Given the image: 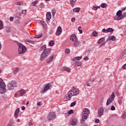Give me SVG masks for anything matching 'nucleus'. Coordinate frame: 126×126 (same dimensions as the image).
I'll use <instances>...</instances> for the list:
<instances>
[{"instance_id":"obj_13","label":"nucleus","mask_w":126,"mask_h":126,"mask_svg":"<svg viewBox=\"0 0 126 126\" xmlns=\"http://www.w3.org/2000/svg\"><path fill=\"white\" fill-rule=\"evenodd\" d=\"M110 41H116V37L114 35L110 36L106 40V42H110Z\"/></svg>"},{"instance_id":"obj_37","label":"nucleus","mask_w":126,"mask_h":126,"mask_svg":"<svg viewBox=\"0 0 126 126\" xmlns=\"http://www.w3.org/2000/svg\"><path fill=\"white\" fill-rule=\"evenodd\" d=\"M93 35L94 36V37H97L98 36V32L96 31H94L93 32Z\"/></svg>"},{"instance_id":"obj_48","label":"nucleus","mask_w":126,"mask_h":126,"mask_svg":"<svg viewBox=\"0 0 126 126\" xmlns=\"http://www.w3.org/2000/svg\"><path fill=\"white\" fill-rule=\"evenodd\" d=\"M102 32H103V33H108V30L107 29H103L102 30Z\"/></svg>"},{"instance_id":"obj_57","label":"nucleus","mask_w":126,"mask_h":126,"mask_svg":"<svg viewBox=\"0 0 126 126\" xmlns=\"http://www.w3.org/2000/svg\"><path fill=\"white\" fill-rule=\"evenodd\" d=\"M110 60H111V59H110V58H105V62H109L110 61Z\"/></svg>"},{"instance_id":"obj_42","label":"nucleus","mask_w":126,"mask_h":126,"mask_svg":"<svg viewBox=\"0 0 126 126\" xmlns=\"http://www.w3.org/2000/svg\"><path fill=\"white\" fill-rule=\"evenodd\" d=\"M81 59H82V56L76 57L75 58V60H77V61H80Z\"/></svg>"},{"instance_id":"obj_9","label":"nucleus","mask_w":126,"mask_h":126,"mask_svg":"<svg viewBox=\"0 0 126 126\" xmlns=\"http://www.w3.org/2000/svg\"><path fill=\"white\" fill-rule=\"evenodd\" d=\"M103 114H104V108H103V107L99 108V110H98V118L102 117Z\"/></svg>"},{"instance_id":"obj_2","label":"nucleus","mask_w":126,"mask_h":126,"mask_svg":"<svg viewBox=\"0 0 126 126\" xmlns=\"http://www.w3.org/2000/svg\"><path fill=\"white\" fill-rule=\"evenodd\" d=\"M40 51H43L40 55V61H44L51 53V49H47L46 45H43L41 47Z\"/></svg>"},{"instance_id":"obj_33","label":"nucleus","mask_w":126,"mask_h":126,"mask_svg":"<svg viewBox=\"0 0 126 126\" xmlns=\"http://www.w3.org/2000/svg\"><path fill=\"white\" fill-rule=\"evenodd\" d=\"M126 118V112H124V113L121 116V118L125 120Z\"/></svg>"},{"instance_id":"obj_12","label":"nucleus","mask_w":126,"mask_h":126,"mask_svg":"<svg viewBox=\"0 0 126 126\" xmlns=\"http://www.w3.org/2000/svg\"><path fill=\"white\" fill-rule=\"evenodd\" d=\"M78 124V121L77 120V119L74 118L72 120L70 125L71 126H76V124Z\"/></svg>"},{"instance_id":"obj_11","label":"nucleus","mask_w":126,"mask_h":126,"mask_svg":"<svg viewBox=\"0 0 126 126\" xmlns=\"http://www.w3.org/2000/svg\"><path fill=\"white\" fill-rule=\"evenodd\" d=\"M52 89V83H49L47 85H46V86L44 87V91H48L49 89Z\"/></svg>"},{"instance_id":"obj_5","label":"nucleus","mask_w":126,"mask_h":126,"mask_svg":"<svg viewBox=\"0 0 126 126\" xmlns=\"http://www.w3.org/2000/svg\"><path fill=\"white\" fill-rule=\"evenodd\" d=\"M18 83L15 81H12L7 84V88L9 90H13L14 88L17 87Z\"/></svg>"},{"instance_id":"obj_47","label":"nucleus","mask_w":126,"mask_h":126,"mask_svg":"<svg viewBox=\"0 0 126 126\" xmlns=\"http://www.w3.org/2000/svg\"><path fill=\"white\" fill-rule=\"evenodd\" d=\"M26 12H27V10H24L22 11V14H24V15H25L26 14Z\"/></svg>"},{"instance_id":"obj_34","label":"nucleus","mask_w":126,"mask_h":126,"mask_svg":"<svg viewBox=\"0 0 126 126\" xmlns=\"http://www.w3.org/2000/svg\"><path fill=\"white\" fill-rule=\"evenodd\" d=\"M55 45V41L54 40H51L49 42V45L50 46H53Z\"/></svg>"},{"instance_id":"obj_26","label":"nucleus","mask_w":126,"mask_h":126,"mask_svg":"<svg viewBox=\"0 0 126 126\" xmlns=\"http://www.w3.org/2000/svg\"><path fill=\"white\" fill-rule=\"evenodd\" d=\"M73 11L74 12H79L80 11V8L79 7H76L73 9Z\"/></svg>"},{"instance_id":"obj_16","label":"nucleus","mask_w":126,"mask_h":126,"mask_svg":"<svg viewBox=\"0 0 126 126\" xmlns=\"http://www.w3.org/2000/svg\"><path fill=\"white\" fill-rule=\"evenodd\" d=\"M52 18V15L50 12L46 13V20L47 21H50V19Z\"/></svg>"},{"instance_id":"obj_21","label":"nucleus","mask_w":126,"mask_h":126,"mask_svg":"<svg viewBox=\"0 0 126 126\" xmlns=\"http://www.w3.org/2000/svg\"><path fill=\"white\" fill-rule=\"evenodd\" d=\"M76 0H70V4L72 7H73V6H74V4H75V3L76 2Z\"/></svg>"},{"instance_id":"obj_45","label":"nucleus","mask_w":126,"mask_h":126,"mask_svg":"<svg viewBox=\"0 0 126 126\" xmlns=\"http://www.w3.org/2000/svg\"><path fill=\"white\" fill-rule=\"evenodd\" d=\"M71 114H73V110L72 109H71L68 111V115H71Z\"/></svg>"},{"instance_id":"obj_61","label":"nucleus","mask_w":126,"mask_h":126,"mask_svg":"<svg viewBox=\"0 0 126 126\" xmlns=\"http://www.w3.org/2000/svg\"><path fill=\"white\" fill-rule=\"evenodd\" d=\"M9 19L10 21H13V17H10Z\"/></svg>"},{"instance_id":"obj_49","label":"nucleus","mask_w":126,"mask_h":126,"mask_svg":"<svg viewBox=\"0 0 126 126\" xmlns=\"http://www.w3.org/2000/svg\"><path fill=\"white\" fill-rule=\"evenodd\" d=\"M93 10H97V9H98V7H97V6H93Z\"/></svg>"},{"instance_id":"obj_54","label":"nucleus","mask_w":126,"mask_h":126,"mask_svg":"<svg viewBox=\"0 0 126 126\" xmlns=\"http://www.w3.org/2000/svg\"><path fill=\"white\" fill-rule=\"evenodd\" d=\"M14 123V122H13V121L10 120L9 122V125H12H12H13Z\"/></svg>"},{"instance_id":"obj_40","label":"nucleus","mask_w":126,"mask_h":126,"mask_svg":"<svg viewBox=\"0 0 126 126\" xmlns=\"http://www.w3.org/2000/svg\"><path fill=\"white\" fill-rule=\"evenodd\" d=\"M23 4V2L22 1H18L16 2V5H21Z\"/></svg>"},{"instance_id":"obj_6","label":"nucleus","mask_w":126,"mask_h":126,"mask_svg":"<svg viewBox=\"0 0 126 126\" xmlns=\"http://www.w3.org/2000/svg\"><path fill=\"white\" fill-rule=\"evenodd\" d=\"M123 11L122 10H119L117 13L116 15L114 17V20H121L123 19Z\"/></svg>"},{"instance_id":"obj_51","label":"nucleus","mask_w":126,"mask_h":126,"mask_svg":"<svg viewBox=\"0 0 126 126\" xmlns=\"http://www.w3.org/2000/svg\"><path fill=\"white\" fill-rule=\"evenodd\" d=\"M111 111H115V110H116V108L115 107V106H114V105H112L111 106Z\"/></svg>"},{"instance_id":"obj_18","label":"nucleus","mask_w":126,"mask_h":126,"mask_svg":"<svg viewBox=\"0 0 126 126\" xmlns=\"http://www.w3.org/2000/svg\"><path fill=\"white\" fill-rule=\"evenodd\" d=\"M87 116L82 115V118L80 121V124H84L85 123V120H87Z\"/></svg>"},{"instance_id":"obj_20","label":"nucleus","mask_w":126,"mask_h":126,"mask_svg":"<svg viewBox=\"0 0 126 126\" xmlns=\"http://www.w3.org/2000/svg\"><path fill=\"white\" fill-rule=\"evenodd\" d=\"M103 42H105V37H102L99 39L97 41V44H102Z\"/></svg>"},{"instance_id":"obj_19","label":"nucleus","mask_w":126,"mask_h":126,"mask_svg":"<svg viewBox=\"0 0 126 126\" xmlns=\"http://www.w3.org/2000/svg\"><path fill=\"white\" fill-rule=\"evenodd\" d=\"M19 93L20 96H23L24 95V94H25V90L24 89H21L19 91Z\"/></svg>"},{"instance_id":"obj_10","label":"nucleus","mask_w":126,"mask_h":126,"mask_svg":"<svg viewBox=\"0 0 126 126\" xmlns=\"http://www.w3.org/2000/svg\"><path fill=\"white\" fill-rule=\"evenodd\" d=\"M63 30L62 29V27H58L57 28V30L56 32V36H60L62 34V31Z\"/></svg>"},{"instance_id":"obj_8","label":"nucleus","mask_w":126,"mask_h":126,"mask_svg":"<svg viewBox=\"0 0 126 126\" xmlns=\"http://www.w3.org/2000/svg\"><path fill=\"white\" fill-rule=\"evenodd\" d=\"M90 114V111L88 108H84L83 110L82 116H86L88 117V116Z\"/></svg>"},{"instance_id":"obj_63","label":"nucleus","mask_w":126,"mask_h":126,"mask_svg":"<svg viewBox=\"0 0 126 126\" xmlns=\"http://www.w3.org/2000/svg\"><path fill=\"white\" fill-rule=\"evenodd\" d=\"M87 86L89 87L91 86V85H90V84L89 83H87Z\"/></svg>"},{"instance_id":"obj_1","label":"nucleus","mask_w":126,"mask_h":126,"mask_svg":"<svg viewBox=\"0 0 126 126\" xmlns=\"http://www.w3.org/2000/svg\"><path fill=\"white\" fill-rule=\"evenodd\" d=\"M79 94V90L78 89H73L70 90L66 94L64 101H69L73 96H76Z\"/></svg>"},{"instance_id":"obj_30","label":"nucleus","mask_w":126,"mask_h":126,"mask_svg":"<svg viewBox=\"0 0 126 126\" xmlns=\"http://www.w3.org/2000/svg\"><path fill=\"white\" fill-rule=\"evenodd\" d=\"M74 47H79V46H80V43L77 41L75 42L74 44Z\"/></svg>"},{"instance_id":"obj_3","label":"nucleus","mask_w":126,"mask_h":126,"mask_svg":"<svg viewBox=\"0 0 126 126\" xmlns=\"http://www.w3.org/2000/svg\"><path fill=\"white\" fill-rule=\"evenodd\" d=\"M15 42L17 44L19 47L18 53L19 55H22V54H24V53L27 51V48L25 46L23 45L22 44L19 43L17 41H15Z\"/></svg>"},{"instance_id":"obj_36","label":"nucleus","mask_w":126,"mask_h":126,"mask_svg":"<svg viewBox=\"0 0 126 126\" xmlns=\"http://www.w3.org/2000/svg\"><path fill=\"white\" fill-rule=\"evenodd\" d=\"M43 36V34L40 33L39 34H38L37 35L34 36V38L36 39H39V38H41Z\"/></svg>"},{"instance_id":"obj_14","label":"nucleus","mask_w":126,"mask_h":126,"mask_svg":"<svg viewBox=\"0 0 126 126\" xmlns=\"http://www.w3.org/2000/svg\"><path fill=\"white\" fill-rule=\"evenodd\" d=\"M19 112H20V109L18 108L15 111L14 113V118L15 119H17L18 118V115H19Z\"/></svg>"},{"instance_id":"obj_41","label":"nucleus","mask_w":126,"mask_h":126,"mask_svg":"<svg viewBox=\"0 0 126 126\" xmlns=\"http://www.w3.org/2000/svg\"><path fill=\"white\" fill-rule=\"evenodd\" d=\"M76 105V101H73L72 102L70 105V107H74Z\"/></svg>"},{"instance_id":"obj_50","label":"nucleus","mask_w":126,"mask_h":126,"mask_svg":"<svg viewBox=\"0 0 126 126\" xmlns=\"http://www.w3.org/2000/svg\"><path fill=\"white\" fill-rule=\"evenodd\" d=\"M52 14L53 16H55V14H56V11L55 10H52Z\"/></svg>"},{"instance_id":"obj_23","label":"nucleus","mask_w":126,"mask_h":126,"mask_svg":"<svg viewBox=\"0 0 126 126\" xmlns=\"http://www.w3.org/2000/svg\"><path fill=\"white\" fill-rule=\"evenodd\" d=\"M40 23H41V24H42V25H43V27H44V28H47V23H46L45 22V21H40Z\"/></svg>"},{"instance_id":"obj_15","label":"nucleus","mask_w":126,"mask_h":126,"mask_svg":"<svg viewBox=\"0 0 126 126\" xmlns=\"http://www.w3.org/2000/svg\"><path fill=\"white\" fill-rule=\"evenodd\" d=\"M70 40L73 42H76L77 41V37L75 34H72L70 38Z\"/></svg>"},{"instance_id":"obj_44","label":"nucleus","mask_w":126,"mask_h":126,"mask_svg":"<svg viewBox=\"0 0 126 126\" xmlns=\"http://www.w3.org/2000/svg\"><path fill=\"white\" fill-rule=\"evenodd\" d=\"M126 50L124 49L123 51V52L122 53V57H124L125 55H126Z\"/></svg>"},{"instance_id":"obj_56","label":"nucleus","mask_w":126,"mask_h":126,"mask_svg":"<svg viewBox=\"0 0 126 126\" xmlns=\"http://www.w3.org/2000/svg\"><path fill=\"white\" fill-rule=\"evenodd\" d=\"M37 105L38 106H42V102H41L40 101L38 102Z\"/></svg>"},{"instance_id":"obj_4","label":"nucleus","mask_w":126,"mask_h":126,"mask_svg":"<svg viewBox=\"0 0 126 126\" xmlns=\"http://www.w3.org/2000/svg\"><path fill=\"white\" fill-rule=\"evenodd\" d=\"M6 86L3 80L0 78V94H4V93L6 92Z\"/></svg>"},{"instance_id":"obj_38","label":"nucleus","mask_w":126,"mask_h":126,"mask_svg":"<svg viewBox=\"0 0 126 126\" xmlns=\"http://www.w3.org/2000/svg\"><path fill=\"white\" fill-rule=\"evenodd\" d=\"M100 6L102 8H106V7H107V4H106V3H102L101 4Z\"/></svg>"},{"instance_id":"obj_58","label":"nucleus","mask_w":126,"mask_h":126,"mask_svg":"<svg viewBox=\"0 0 126 126\" xmlns=\"http://www.w3.org/2000/svg\"><path fill=\"white\" fill-rule=\"evenodd\" d=\"M29 126H33V123H32V121H30Z\"/></svg>"},{"instance_id":"obj_32","label":"nucleus","mask_w":126,"mask_h":126,"mask_svg":"<svg viewBox=\"0 0 126 126\" xmlns=\"http://www.w3.org/2000/svg\"><path fill=\"white\" fill-rule=\"evenodd\" d=\"M118 103L119 105H122V104H123V97H121L119 98Z\"/></svg>"},{"instance_id":"obj_28","label":"nucleus","mask_w":126,"mask_h":126,"mask_svg":"<svg viewBox=\"0 0 126 126\" xmlns=\"http://www.w3.org/2000/svg\"><path fill=\"white\" fill-rule=\"evenodd\" d=\"M112 102H113V100L110 99V98H108L106 102V106H109V105H110V104H111Z\"/></svg>"},{"instance_id":"obj_52","label":"nucleus","mask_w":126,"mask_h":126,"mask_svg":"<svg viewBox=\"0 0 126 126\" xmlns=\"http://www.w3.org/2000/svg\"><path fill=\"white\" fill-rule=\"evenodd\" d=\"M94 123H95V124H99V123H100V120L95 119Z\"/></svg>"},{"instance_id":"obj_27","label":"nucleus","mask_w":126,"mask_h":126,"mask_svg":"<svg viewBox=\"0 0 126 126\" xmlns=\"http://www.w3.org/2000/svg\"><path fill=\"white\" fill-rule=\"evenodd\" d=\"M5 31L6 32H7V33H10V32H11V30H10V28L8 27H6Z\"/></svg>"},{"instance_id":"obj_39","label":"nucleus","mask_w":126,"mask_h":126,"mask_svg":"<svg viewBox=\"0 0 126 126\" xmlns=\"http://www.w3.org/2000/svg\"><path fill=\"white\" fill-rule=\"evenodd\" d=\"M19 71V68H18V67H16L15 68V70L14 72V74H16L17 72H18Z\"/></svg>"},{"instance_id":"obj_7","label":"nucleus","mask_w":126,"mask_h":126,"mask_svg":"<svg viewBox=\"0 0 126 126\" xmlns=\"http://www.w3.org/2000/svg\"><path fill=\"white\" fill-rule=\"evenodd\" d=\"M48 121H54L56 119V113L55 112H50L48 116Z\"/></svg>"},{"instance_id":"obj_22","label":"nucleus","mask_w":126,"mask_h":126,"mask_svg":"<svg viewBox=\"0 0 126 126\" xmlns=\"http://www.w3.org/2000/svg\"><path fill=\"white\" fill-rule=\"evenodd\" d=\"M82 63H81V62L77 61L75 62V65H76V66H80Z\"/></svg>"},{"instance_id":"obj_55","label":"nucleus","mask_w":126,"mask_h":126,"mask_svg":"<svg viewBox=\"0 0 126 126\" xmlns=\"http://www.w3.org/2000/svg\"><path fill=\"white\" fill-rule=\"evenodd\" d=\"M126 16V12H125L124 13H123V14H122V17H123V18Z\"/></svg>"},{"instance_id":"obj_43","label":"nucleus","mask_w":126,"mask_h":126,"mask_svg":"<svg viewBox=\"0 0 126 126\" xmlns=\"http://www.w3.org/2000/svg\"><path fill=\"white\" fill-rule=\"evenodd\" d=\"M40 7V8H44L45 7V4L43 2H41Z\"/></svg>"},{"instance_id":"obj_60","label":"nucleus","mask_w":126,"mask_h":126,"mask_svg":"<svg viewBox=\"0 0 126 126\" xmlns=\"http://www.w3.org/2000/svg\"><path fill=\"white\" fill-rule=\"evenodd\" d=\"M123 68L126 69V63L123 66Z\"/></svg>"},{"instance_id":"obj_25","label":"nucleus","mask_w":126,"mask_h":126,"mask_svg":"<svg viewBox=\"0 0 126 126\" xmlns=\"http://www.w3.org/2000/svg\"><path fill=\"white\" fill-rule=\"evenodd\" d=\"M114 32V29L112 28L107 29V33H113Z\"/></svg>"},{"instance_id":"obj_59","label":"nucleus","mask_w":126,"mask_h":126,"mask_svg":"<svg viewBox=\"0 0 126 126\" xmlns=\"http://www.w3.org/2000/svg\"><path fill=\"white\" fill-rule=\"evenodd\" d=\"M84 61H88V60H89V58H88V57H85L84 58Z\"/></svg>"},{"instance_id":"obj_17","label":"nucleus","mask_w":126,"mask_h":126,"mask_svg":"<svg viewBox=\"0 0 126 126\" xmlns=\"http://www.w3.org/2000/svg\"><path fill=\"white\" fill-rule=\"evenodd\" d=\"M53 60H54V55L50 56L49 58L47 60V63H51L52 62H53Z\"/></svg>"},{"instance_id":"obj_31","label":"nucleus","mask_w":126,"mask_h":126,"mask_svg":"<svg viewBox=\"0 0 126 126\" xmlns=\"http://www.w3.org/2000/svg\"><path fill=\"white\" fill-rule=\"evenodd\" d=\"M114 98H115V93H112V94L111 95V96H110L108 99H110V100H114Z\"/></svg>"},{"instance_id":"obj_24","label":"nucleus","mask_w":126,"mask_h":126,"mask_svg":"<svg viewBox=\"0 0 126 126\" xmlns=\"http://www.w3.org/2000/svg\"><path fill=\"white\" fill-rule=\"evenodd\" d=\"M63 69L65 71H67V72H70V70H71V69L70 68L67 67H63Z\"/></svg>"},{"instance_id":"obj_46","label":"nucleus","mask_w":126,"mask_h":126,"mask_svg":"<svg viewBox=\"0 0 126 126\" xmlns=\"http://www.w3.org/2000/svg\"><path fill=\"white\" fill-rule=\"evenodd\" d=\"M70 52V50H69V49L68 48H66L65 50V53L66 54H69V52Z\"/></svg>"},{"instance_id":"obj_53","label":"nucleus","mask_w":126,"mask_h":126,"mask_svg":"<svg viewBox=\"0 0 126 126\" xmlns=\"http://www.w3.org/2000/svg\"><path fill=\"white\" fill-rule=\"evenodd\" d=\"M28 43H31V44H35V41H33L32 40H28Z\"/></svg>"},{"instance_id":"obj_29","label":"nucleus","mask_w":126,"mask_h":126,"mask_svg":"<svg viewBox=\"0 0 126 126\" xmlns=\"http://www.w3.org/2000/svg\"><path fill=\"white\" fill-rule=\"evenodd\" d=\"M3 29V23L2 21L0 20V30H2Z\"/></svg>"},{"instance_id":"obj_62","label":"nucleus","mask_w":126,"mask_h":126,"mask_svg":"<svg viewBox=\"0 0 126 126\" xmlns=\"http://www.w3.org/2000/svg\"><path fill=\"white\" fill-rule=\"evenodd\" d=\"M71 21H72V22H74V21H75V18H72L71 19Z\"/></svg>"},{"instance_id":"obj_35","label":"nucleus","mask_w":126,"mask_h":126,"mask_svg":"<svg viewBox=\"0 0 126 126\" xmlns=\"http://www.w3.org/2000/svg\"><path fill=\"white\" fill-rule=\"evenodd\" d=\"M39 2V1L38 0H35L34 2H32L31 3V5L32 6H34V5H35V4H37Z\"/></svg>"},{"instance_id":"obj_64","label":"nucleus","mask_w":126,"mask_h":126,"mask_svg":"<svg viewBox=\"0 0 126 126\" xmlns=\"http://www.w3.org/2000/svg\"><path fill=\"white\" fill-rule=\"evenodd\" d=\"M22 110H23V111H24V110H25V106H22Z\"/></svg>"}]
</instances>
